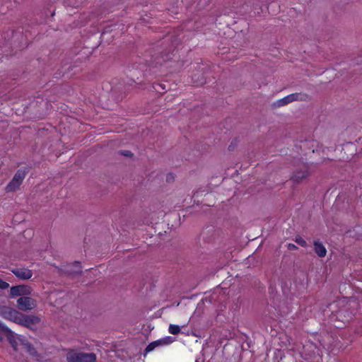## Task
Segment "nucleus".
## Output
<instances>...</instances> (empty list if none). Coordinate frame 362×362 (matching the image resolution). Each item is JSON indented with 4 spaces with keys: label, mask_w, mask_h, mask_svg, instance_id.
<instances>
[{
    "label": "nucleus",
    "mask_w": 362,
    "mask_h": 362,
    "mask_svg": "<svg viewBox=\"0 0 362 362\" xmlns=\"http://www.w3.org/2000/svg\"><path fill=\"white\" fill-rule=\"evenodd\" d=\"M314 250L320 257H324L327 255V250L323 244L319 240H315L313 243Z\"/></svg>",
    "instance_id": "obj_12"
},
{
    "label": "nucleus",
    "mask_w": 362,
    "mask_h": 362,
    "mask_svg": "<svg viewBox=\"0 0 362 362\" xmlns=\"http://www.w3.org/2000/svg\"><path fill=\"white\" fill-rule=\"evenodd\" d=\"M19 319L20 320L18 322V325H23L30 329H33V326L40 322V318L37 316L33 315H27L21 313Z\"/></svg>",
    "instance_id": "obj_5"
},
{
    "label": "nucleus",
    "mask_w": 362,
    "mask_h": 362,
    "mask_svg": "<svg viewBox=\"0 0 362 362\" xmlns=\"http://www.w3.org/2000/svg\"><path fill=\"white\" fill-rule=\"evenodd\" d=\"M31 293V288L27 285H18L12 286L10 289L11 297L27 296Z\"/></svg>",
    "instance_id": "obj_8"
},
{
    "label": "nucleus",
    "mask_w": 362,
    "mask_h": 362,
    "mask_svg": "<svg viewBox=\"0 0 362 362\" xmlns=\"http://www.w3.org/2000/svg\"><path fill=\"white\" fill-rule=\"evenodd\" d=\"M153 88L158 93H165V85L162 83H155L153 85Z\"/></svg>",
    "instance_id": "obj_19"
},
{
    "label": "nucleus",
    "mask_w": 362,
    "mask_h": 362,
    "mask_svg": "<svg viewBox=\"0 0 362 362\" xmlns=\"http://www.w3.org/2000/svg\"><path fill=\"white\" fill-rule=\"evenodd\" d=\"M310 175V173L308 166L303 165L293 171L290 180L295 184H300L305 180Z\"/></svg>",
    "instance_id": "obj_3"
},
{
    "label": "nucleus",
    "mask_w": 362,
    "mask_h": 362,
    "mask_svg": "<svg viewBox=\"0 0 362 362\" xmlns=\"http://www.w3.org/2000/svg\"><path fill=\"white\" fill-rule=\"evenodd\" d=\"M198 74H199V73L194 74L192 76V81H194V83H196L197 86H202L203 84H205L206 83V81L202 75L201 76V77H199V76H198V77L196 78L197 75H198Z\"/></svg>",
    "instance_id": "obj_17"
},
{
    "label": "nucleus",
    "mask_w": 362,
    "mask_h": 362,
    "mask_svg": "<svg viewBox=\"0 0 362 362\" xmlns=\"http://www.w3.org/2000/svg\"><path fill=\"white\" fill-rule=\"evenodd\" d=\"M35 300L27 296H21L17 300V306L23 311L30 310L36 306Z\"/></svg>",
    "instance_id": "obj_7"
},
{
    "label": "nucleus",
    "mask_w": 362,
    "mask_h": 362,
    "mask_svg": "<svg viewBox=\"0 0 362 362\" xmlns=\"http://www.w3.org/2000/svg\"><path fill=\"white\" fill-rule=\"evenodd\" d=\"M23 345L25 348V349L33 356L34 357H38L39 354L35 349V348L33 346V345L30 343L29 341H25L23 343Z\"/></svg>",
    "instance_id": "obj_13"
},
{
    "label": "nucleus",
    "mask_w": 362,
    "mask_h": 362,
    "mask_svg": "<svg viewBox=\"0 0 362 362\" xmlns=\"http://www.w3.org/2000/svg\"><path fill=\"white\" fill-rule=\"evenodd\" d=\"M20 312L18 310L8 307V306H1L0 307V315L5 319L9 320L18 324V320H20Z\"/></svg>",
    "instance_id": "obj_6"
},
{
    "label": "nucleus",
    "mask_w": 362,
    "mask_h": 362,
    "mask_svg": "<svg viewBox=\"0 0 362 362\" xmlns=\"http://www.w3.org/2000/svg\"><path fill=\"white\" fill-rule=\"evenodd\" d=\"M359 303L356 298L350 299L346 305L336 312V318L344 325L349 323L356 313Z\"/></svg>",
    "instance_id": "obj_1"
},
{
    "label": "nucleus",
    "mask_w": 362,
    "mask_h": 362,
    "mask_svg": "<svg viewBox=\"0 0 362 362\" xmlns=\"http://www.w3.org/2000/svg\"><path fill=\"white\" fill-rule=\"evenodd\" d=\"M295 242L302 247H306L308 246L306 241L299 235L296 237Z\"/></svg>",
    "instance_id": "obj_20"
},
{
    "label": "nucleus",
    "mask_w": 362,
    "mask_h": 362,
    "mask_svg": "<svg viewBox=\"0 0 362 362\" xmlns=\"http://www.w3.org/2000/svg\"><path fill=\"white\" fill-rule=\"evenodd\" d=\"M120 155L124 156L126 157H132L133 156V153L130 151L127 150H122L119 151Z\"/></svg>",
    "instance_id": "obj_22"
},
{
    "label": "nucleus",
    "mask_w": 362,
    "mask_h": 362,
    "mask_svg": "<svg viewBox=\"0 0 362 362\" xmlns=\"http://www.w3.org/2000/svg\"><path fill=\"white\" fill-rule=\"evenodd\" d=\"M11 272L16 277L23 280L30 279L33 276V272L26 268H15Z\"/></svg>",
    "instance_id": "obj_11"
},
{
    "label": "nucleus",
    "mask_w": 362,
    "mask_h": 362,
    "mask_svg": "<svg viewBox=\"0 0 362 362\" xmlns=\"http://www.w3.org/2000/svg\"><path fill=\"white\" fill-rule=\"evenodd\" d=\"M288 249L290 250H293L298 249V247L293 243H289L288 244Z\"/></svg>",
    "instance_id": "obj_24"
},
{
    "label": "nucleus",
    "mask_w": 362,
    "mask_h": 362,
    "mask_svg": "<svg viewBox=\"0 0 362 362\" xmlns=\"http://www.w3.org/2000/svg\"><path fill=\"white\" fill-rule=\"evenodd\" d=\"M68 362H95L96 355L94 353H83L70 351L66 355Z\"/></svg>",
    "instance_id": "obj_2"
},
{
    "label": "nucleus",
    "mask_w": 362,
    "mask_h": 362,
    "mask_svg": "<svg viewBox=\"0 0 362 362\" xmlns=\"http://www.w3.org/2000/svg\"><path fill=\"white\" fill-rule=\"evenodd\" d=\"M173 341L172 337H165L158 340L151 342L145 349L144 356L146 353L152 351L156 347L170 344Z\"/></svg>",
    "instance_id": "obj_9"
},
{
    "label": "nucleus",
    "mask_w": 362,
    "mask_h": 362,
    "mask_svg": "<svg viewBox=\"0 0 362 362\" xmlns=\"http://www.w3.org/2000/svg\"><path fill=\"white\" fill-rule=\"evenodd\" d=\"M169 332L172 334H178L180 332V327L178 325H170Z\"/></svg>",
    "instance_id": "obj_18"
},
{
    "label": "nucleus",
    "mask_w": 362,
    "mask_h": 362,
    "mask_svg": "<svg viewBox=\"0 0 362 362\" xmlns=\"http://www.w3.org/2000/svg\"><path fill=\"white\" fill-rule=\"evenodd\" d=\"M8 287H9V284L7 282H6L0 279V288L6 289V288H8Z\"/></svg>",
    "instance_id": "obj_23"
},
{
    "label": "nucleus",
    "mask_w": 362,
    "mask_h": 362,
    "mask_svg": "<svg viewBox=\"0 0 362 362\" xmlns=\"http://www.w3.org/2000/svg\"><path fill=\"white\" fill-rule=\"evenodd\" d=\"M28 172L27 168L19 169L17 170L13 178L21 184Z\"/></svg>",
    "instance_id": "obj_14"
},
{
    "label": "nucleus",
    "mask_w": 362,
    "mask_h": 362,
    "mask_svg": "<svg viewBox=\"0 0 362 362\" xmlns=\"http://www.w3.org/2000/svg\"><path fill=\"white\" fill-rule=\"evenodd\" d=\"M305 98H307L306 94H301L298 93H295L290 94L274 103V107H281L286 105H288L290 103L298 101V100H305Z\"/></svg>",
    "instance_id": "obj_4"
},
{
    "label": "nucleus",
    "mask_w": 362,
    "mask_h": 362,
    "mask_svg": "<svg viewBox=\"0 0 362 362\" xmlns=\"http://www.w3.org/2000/svg\"><path fill=\"white\" fill-rule=\"evenodd\" d=\"M21 185V184L19 182L16 181L13 178L11 180V182L6 185V190L7 192H13L16 190Z\"/></svg>",
    "instance_id": "obj_16"
},
{
    "label": "nucleus",
    "mask_w": 362,
    "mask_h": 362,
    "mask_svg": "<svg viewBox=\"0 0 362 362\" xmlns=\"http://www.w3.org/2000/svg\"><path fill=\"white\" fill-rule=\"evenodd\" d=\"M12 331L0 322V340L4 337L11 336Z\"/></svg>",
    "instance_id": "obj_15"
},
{
    "label": "nucleus",
    "mask_w": 362,
    "mask_h": 362,
    "mask_svg": "<svg viewBox=\"0 0 362 362\" xmlns=\"http://www.w3.org/2000/svg\"><path fill=\"white\" fill-rule=\"evenodd\" d=\"M6 338L8 339V341L11 343L12 347H13V349L15 350H16L17 342H16V339H15V337L13 336V332H11V336L6 337Z\"/></svg>",
    "instance_id": "obj_21"
},
{
    "label": "nucleus",
    "mask_w": 362,
    "mask_h": 362,
    "mask_svg": "<svg viewBox=\"0 0 362 362\" xmlns=\"http://www.w3.org/2000/svg\"><path fill=\"white\" fill-rule=\"evenodd\" d=\"M64 273L69 276L81 274L82 273L81 262L78 261H75L73 263L67 265L64 270Z\"/></svg>",
    "instance_id": "obj_10"
}]
</instances>
